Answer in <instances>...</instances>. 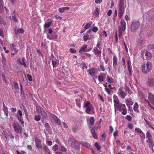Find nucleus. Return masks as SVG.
Masks as SVG:
<instances>
[{
    "label": "nucleus",
    "mask_w": 154,
    "mask_h": 154,
    "mask_svg": "<svg viewBox=\"0 0 154 154\" xmlns=\"http://www.w3.org/2000/svg\"><path fill=\"white\" fill-rule=\"evenodd\" d=\"M115 109H117L118 110L122 112V113L123 115H126L127 113V109L125 104L119 102L118 104L114 105Z\"/></svg>",
    "instance_id": "2"
},
{
    "label": "nucleus",
    "mask_w": 154,
    "mask_h": 154,
    "mask_svg": "<svg viewBox=\"0 0 154 154\" xmlns=\"http://www.w3.org/2000/svg\"><path fill=\"white\" fill-rule=\"evenodd\" d=\"M146 84L150 87L153 86L154 85V79L153 78L148 79Z\"/></svg>",
    "instance_id": "13"
},
{
    "label": "nucleus",
    "mask_w": 154,
    "mask_h": 154,
    "mask_svg": "<svg viewBox=\"0 0 154 154\" xmlns=\"http://www.w3.org/2000/svg\"><path fill=\"white\" fill-rule=\"evenodd\" d=\"M125 103L128 108H129L130 106L133 105L134 104V102L130 98H128L125 99Z\"/></svg>",
    "instance_id": "12"
},
{
    "label": "nucleus",
    "mask_w": 154,
    "mask_h": 154,
    "mask_svg": "<svg viewBox=\"0 0 154 154\" xmlns=\"http://www.w3.org/2000/svg\"><path fill=\"white\" fill-rule=\"evenodd\" d=\"M145 102L148 103L149 106L150 108H151L152 109L154 110V108L152 106H151L148 100H146Z\"/></svg>",
    "instance_id": "54"
},
{
    "label": "nucleus",
    "mask_w": 154,
    "mask_h": 154,
    "mask_svg": "<svg viewBox=\"0 0 154 154\" xmlns=\"http://www.w3.org/2000/svg\"><path fill=\"white\" fill-rule=\"evenodd\" d=\"M106 80L107 82L109 83H113L114 81V79L110 77L109 76H107V77Z\"/></svg>",
    "instance_id": "31"
},
{
    "label": "nucleus",
    "mask_w": 154,
    "mask_h": 154,
    "mask_svg": "<svg viewBox=\"0 0 154 154\" xmlns=\"http://www.w3.org/2000/svg\"><path fill=\"white\" fill-rule=\"evenodd\" d=\"M139 105L137 102H135L133 106V109L134 111L137 113H139L140 111L138 109Z\"/></svg>",
    "instance_id": "20"
},
{
    "label": "nucleus",
    "mask_w": 154,
    "mask_h": 154,
    "mask_svg": "<svg viewBox=\"0 0 154 154\" xmlns=\"http://www.w3.org/2000/svg\"><path fill=\"white\" fill-rule=\"evenodd\" d=\"M117 61L118 59L116 56V55H114L113 56V67L114 68H115L117 64Z\"/></svg>",
    "instance_id": "22"
},
{
    "label": "nucleus",
    "mask_w": 154,
    "mask_h": 154,
    "mask_svg": "<svg viewBox=\"0 0 154 154\" xmlns=\"http://www.w3.org/2000/svg\"><path fill=\"white\" fill-rule=\"evenodd\" d=\"M125 119L128 121H130L131 120L132 118L130 116L127 115L126 116Z\"/></svg>",
    "instance_id": "56"
},
{
    "label": "nucleus",
    "mask_w": 154,
    "mask_h": 154,
    "mask_svg": "<svg viewBox=\"0 0 154 154\" xmlns=\"http://www.w3.org/2000/svg\"><path fill=\"white\" fill-rule=\"evenodd\" d=\"M51 23L50 22H48L45 23L44 25V28H48L49 27L51 26Z\"/></svg>",
    "instance_id": "41"
},
{
    "label": "nucleus",
    "mask_w": 154,
    "mask_h": 154,
    "mask_svg": "<svg viewBox=\"0 0 154 154\" xmlns=\"http://www.w3.org/2000/svg\"><path fill=\"white\" fill-rule=\"evenodd\" d=\"M152 67V63L150 62L147 61L146 63L143 64L142 67V72L144 74L148 73L151 69Z\"/></svg>",
    "instance_id": "3"
},
{
    "label": "nucleus",
    "mask_w": 154,
    "mask_h": 154,
    "mask_svg": "<svg viewBox=\"0 0 154 154\" xmlns=\"http://www.w3.org/2000/svg\"><path fill=\"white\" fill-rule=\"evenodd\" d=\"M124 0H120V2L118 5L119 10H124Z\"/></svg>",
    "instance_id": "24"
},
{
    "label": "nucleus",
    "mask_w": 154,
    "mask_h": 154,
    "mask_svg": "<svg viewBox=\"0 0 154 154\" xmlns=\"http://www.w3.org/2000/svg\"><path fill=\"white\" fill-rule=\"evenodd\" d=\"M140 25V23L139 21L134 20L133 21L131 26V29L132 32H134L138 29Z\"/></svg>",
    "instance_id": "7"
},
{
    "label": "nucleus",
    "mask_w": 154,
    "mask_h": 154,
    "mask_svg": "<svg viewBox=\"0 0 154 154\" xmlns=\"http://www.w3.org/2000/svg\"><path fill=\"white\" fill-rule=\"evenodd\" d=\"M3 109L5 115L6 116V117H8V109L4 103H3Z\"/></svg>",
    "instance_id": "23"
},
{
    "label": "nucleus",
    "mask_w": 154,
    "mask_h": 154,
    "mask_svg": "<svg viewBox=\"0 0 154 154\" xmlns=\"http://www.w3.org/2000/svg\"><path fill=\"white\" fill-rule=\"evenodd\" d=\"M135 131L138 133L140 134L142 132V131L139 128H136L135 129Z\"/></svg>",
    "instance_id": "47"
},
{
    "label": "nucleus",
    "mask_w": 154,
    "mask_h": 154,
    "mask_svg": "<svg viewBox=\"0 0 154 154\" xmlns=\"http://www.w3.org/2000/svg\"><path fill=\"white\" fill-rule=\"evenodd\" d=\"M148 99L149 102L153 105H154V95L151 93H148Z\"/></svg>",
    "instance_id": "14"
},
{
    "label": "nucleus",
    "mask_w": 154,
    "mask_h": 154,
    "mask_svg": "<svg viewBox=\"0 0 154 154\" xmlns=\"http://www.w3.org/2000/svg\"><path fill=\"white\" fill-rule=\"evenodd\" d=\"M128 127L130 129H132L133 128V125L132 124L129 123Z\"/></svg>",
    "instance_id": "63"
},
{
    "label": "nucleus",
    "mask_w": 154,
    "mask_h": 154,
    "mask_svg": "<svg viewBox=\"0 0 154 154\" xmlns=\"http://www.w3.org/2000/svg\"><path fill=\"white\" fill-rule=\"evenodd\" d=\"M80 144L84 145V146L87 147V148L90 147V145L89 144L87 143L86 142L82 141L80 142Z\"/></svg>",
    "instance_id": "32"
},
{
    "label": "nucleus",
    "mask_w": 154,
    "mask_h": 154,
    "mask_svg": "<svg viewBox=\"0 0 154 154\" xmlns=\"http://www.w3.org/2000/svg\"><path fill=\"white\" fill-rule=\"evenodd\" d=\"M89 37V35H85L83 36L84 40L85 41H87Z\"/></svg>",
    "instance_id": "52"
},
{
    "label": "nucleus",
    "mask_w": 154,
    "mask_h": 154,
    "mask_svg": "<svg viewBox=\"0 0 154 154\" xmlns=\"http://www.w3.org/2000/svg\"><path fill=\"white\" fill-rule=\"evenodd\" d=\"M93 51L96 55H100L101 53V50H99L97 47H95L94 48Z\"/></svg>",
    "instance_id": "19"
},
{
    "label": "nucleus",
    "mask_w": 154,
    "mask_h": 154,
    "mask_svg": "<svg viewBox=\"0 0 154 154\" xmlns=\"http://www.w3.org/2000/svg\"><path fill=\"white\" fill-rule=\"evenodd\" d=\"M47 37L48 39L50 40H54L57 38V37H51L50 36L48 35H47Z\"/></svg>",
    "instance_id": "60"
},
{
    "label": "nucleus",
    "mask_w": 154,
    "mask_h": 154,
    "mask_svg": "<svg viewBox=\"0 0 154 154\" xmlns=\"http://www.w3.org/2000/svg\"><path fill=\"white\" fill-rule=\"evenodd\" d=\"M35 145L36 147L38 148H41L42 146L40 140L37 138H35Z\"/></svg>",
    "instance_id": "15"
},
{
    "label": "nucleus",
    "mask_w": 154,
    "mask_h": 154,
    "mask_svg": "<svg viewBox=\"0 0 154 154\" xmlns=\"http://www.w3.org/2000/svg\"><path fill=\"white\" fill-rule=\"evenodd\" d=\"M60 145V149L61 151L64 152L66 151L67 149L66 147H65L61 145V144Z\"/></svg>",
    "instance_id": "37"
},
{
    "label": "nucleus",
    "mask_w": 154,
    "mask_h": 154,
    "mask_svg": "<svg viewBox=\"0 0 154 154\" xmlns=\"http://www.w3.org/2000/svg\"><path fill=\"white\" fill-rule=\"evenodd\" d=\"M113 98L114 99L113 102L114 103V105H115L116 104H118V103L119 102L117 96L115 95H114Z\"/></svg>",
    "instance_id": "27"
},
{
    "label": "nucleus",
    "mask_w": 154,
    "mask_h": 154,
    "mask_svg": "<svg viewBox=\"0 0 154 154\" xmlns=\"http://www.w3.org/2000/svg\"><path fill=\"white\" fill-rule=\"evenodd\" d=\"M101 42L100 41H98L97 42L96 47L99 49L101 48Z\"/></svg>",
    "instance_id": "50"
},
{
    "label": "nucleus",
    "mask_w": 154,
    "mask_h": 154,
    "mask_svg": "<svg viewBox=\"0 0 154 154\" xmlns=\"http://www.w3.org/2000/svg\"><path fill=\"white\" fill-rule=\"evenodd\" d=\"M16 117L19 121L20 122L21 124H23L24 123V122L22 118L21 117L18 116V115H16Z\"/></svg>",
    "instance_id": "39"
},
{
    "label": "nucleus",
    "mask_w": 154,
    "mask_h": 154,
    "mask_svg": "<svg viewBox=\"0 0 154 154\" xmlns=\"http://www.w3.org/2000/svg\"><path fill=\"white\" fill-rule=\"evenodd\" d=\"M84 106L86 108L85 112L88 114L92 115L94 113V109L89 101H85Z\"/></svg>",
    "instance_id": "1"
},
{
    "label": "nucleus",
    "mask_w": 154,
    "mask_h": 154,
    "mask_svg": "<svg viewBox=\"0 0 154 154\" xmlns=\"http://www.w3.org/2000/svg\"><path fill=\"white\" fill-rule=\"evenodd\" d=\"M94 14L97 16H98L99 14V11L98 8L96 9L95 11L94 12Z\"/></svg>",
    "instance_id": "45"
},
{
    "label": "nucleus",
    "mask_w": 154,
    "mask_h": 154,
    "mask_svg": "<svg viewBox=\"0 0 154 154\" xmlns=\"http://www.w3.org/2000/svg\"><path fill=\"white\" fill-rule=\"evenodd\" d=\"M87 48V46L86 45H84L81 48V49L79 51V53L82 54V53L85 52H89L91 50V48L89 49L86 50Z\"/></svg>",
    "instance_id": "11"
},
{
    "label": "nucleus",
    "mask_w": 154,
    "mask_h": 154,
    "mask_svg": "<svg viewBox=\"0 0 154 154\" xmlns=\"http://www.w3.org/2000/svg\"><path fill=\"white\" fill-rule=\"evenodd\" d=\"M17 113L18 115H17L21 117L23 116V114L22 112V111L20 110H19L17 111Z\"/></svg>",
    "instance_id": "55"
},
{
    "label": "nucleus",
    "mask_w": 154,
    "mask_h": 154,
    "mask_svg": "<svg viewBox=\"0 0 154 154\" xmlns=\"http://www.w3.org/2000/svg\"><path fill=\"white\" fill-rule=\"evenodd\" d=\"M141 55L142 58L144 60H149L152 57L151 54L146 50H142Z\"/></svg>",
    "instance_id": "5"
},
{
    "label": "nucleus",
    "mask_w": 154,
    "mask_h": 154,
    "mask_svg": "<svg viewBox=\"0 0 154 154\" xmlns=\"http://www.w3.org/2000/svg\"><path fill=\"white\" fill-rule=\"evenodd\" d=\"M69 51L72 53H75L76 51L73 48H70L69 49Z\"/></svg>",
    "instance_id": "64"
},
{
    "label": "nucleus",
    "mask_w": 154,
    "mask_h": 154,
    "mask_svg": "<svg viewBox=\"0 0 154 154\" xmlns=\"http://www.w3.org/2000/svg\"><path fill=\"white\" fill-rule=\"evenodd\" d=\"M149 144V147L152 149L153 147L154 146V143L153 142H152L148 143Z\"/></svg>",
    "instance_id": "61"
},
{
    "label": "nucleus",
    "mask_w": 154,
    "mask_h": 154,
    "mask_svg": "<svg viewBox=\"0 0 154 154\" xmlns=\"http://www.w3.org/2000/svg\"><path fill=\"white\" fill-rule=\"evenodd\" d=\"M92 23V22L91 21L89 22L85 26V30L84 31H85L86 30L88 29Z\"/></svg>",
    "instance_id": "29"
},
{
    "label": "nucleus",
    "mask_w": 154,
    "mask_h": 154,
    "mask_svg": "<svg viewBox=\"0 0 154 154\" xmlns=\"http://www.w3.org/2000/svg\"><path fill=\"white\" fill-rule=\"evenodd\" d=\"M89 128L90 129L91 132L92 134V136L95 139H97V136L95 133V129L92 127L89 126Z\"/></svg>",
    "instance_id": "18"
},
{
    "label": "nucleus",
    "mask_w": 154,
    "mask_h": 154,
    "mask_svg": "<svg viewBox=\"0 0 154 154\" xmlns=\"http://www.w3.org/2000/svg\"><path fill=\"white\" fill-rule=\"evenodd\" d=\"M58 148V145L57 144H55L53 146L52 149L53 151H56Z\"/></svg>",
    "instance_id": "46"
},
{
    "label": "nucleus",
    "mask_w": 154,
    "mask_h": 154,
    "mask_svg": "<svg viewBox=\"0 0 154 154\" xmlns=\"http://www.w3.org/2000/svg\"><path fill=\"white\" fill-rule=\"evenodd\" d=\"M140 134V136L142 140H144L145 138V135L144 133L142 132Z\"/></svg>",
    "instance_id": "49"
},
{
    "label": "nucleus",
    "mask_w": 154,
    "mask_h": 154,
    "mask_svg": "<svg viewBox=\"0 0 154 154\" xmlns=\"http://www.w3.org/2000/svg\"><path fill=\"white\" fill-rule=\"evenodd\" d=\"M41 114L43 119H45L47 117V114L44 110L42 111Z\"/></svg>",
    "instance_id": "33"
},
{
    "label": "nucleus",
    "mask_w": 154,
    "mask_h": 154,
    "mask_svg": "<svg viewBox=\"0 0 154 154\" xmlns=\"http://www.w3.org/2000/svg\"><path fill=\"white\" fill-rule=\"evenodd\" d=\"M50 119L54 120L55 122L58 123L59 124L61 125L60 120L54 115L50 114Z\"/></svg>",
    "instance_id": "10"
},
{
    "label": "nucleus",
    "mask_w": 154,
    "mask_h": 154,
    "mask_svg": "<svg viewBox=\"0 0 154 154\" xmlns=\"http://www.w3.org/2000/svg\"><path fill=\"white\" fill-rule=\"evenodd\" d=\"M88 72L89 74L91 75L92 76H94L93 78H94V77L96 78H97V76L95 75H94L95 72V70L94 69L92 68L88 70Z\"/></svg>",
    "instance_id": "17"
},
{
    "label": "nucleus",
    "mask_w": 154,
    "mask_h": 154,
    "mask_svg": "<svg viewBox=\"0 0 154 154\" xmlns=\"http://www.w3.org/2000/svg\"><path fill=\"white\" fill-rule=\"evenodd\" d=\"M147 138H152V136L151 133L149 131H147L146 134Z\"/></svg>",
    "instance_id": "43"
},
{
    "label": "nucleus",
    "mask_w": 154,
    "mask_h": 154,
    "mask_svg": "<svg viewBox=\"0 0 154 154\" xmlns=\"http://www.w3.org/2000/svg\"><path fill=\"white\" fill-rule=\"evenodd\" d=\"M121 26L119 27L120 31H124L126 28V23L124 19H122L121 21Z\"/></svg>",
    "instance_id": "9"
},
{
    "label": "nucleus",
    "mask_w": 154,
    "mask_h": 154,
    "mask_svg": "<svg viewBox=\"0 0 154 154\" xmlns=\"http://www.w3.org/2000/svg\"><path fill=\"white\" fill-rule=\"evenodd\" d=\"M104 74H102L99 75L98 78V79L99 82H103L104 80Z\"/></svg>",
    "instance_id": "34"
},
{
    "label": "nucleus",
    "mask_w": 154,
    "mask_h": 154,
    "mask_svg": "<svg viewBox=\"0 0 154 154\" xmlns=\"http://www.w3.org/2000/svg\"><path fill=\"white\" fill-rule=\"evenodd\" d=\"M12 126L15 131L19 134H21L23 132L22 128L21 126L17 122H14Z\"/></svg>",
    "instance_id": "6"
},
{
    "label": "nucleus",
    "mask_w": 154,
    "mask_h": 154,
    "mask_svg": "<svg viewBox=\"0 0 154 154\" xmlns=\"http://www.w3.org/2000/svg\"><path fill=\"white\" fill-rule=\"evenodd\" d=\"M59 11L61 13H63L65 11L64 7L59 8L58 9Z\"/></svg>",
    "instance_id": "58"
},
{
    "label": "nucleus",
    "mask_w": 154,
    "mask_h": 154,
    "mask_svg": "<svg viewBox=\"0 0 154 154\" xmlns=\"http://www.w3.org/2000/svg\"><path fill=\"white\" fill-rule=\"evenodd\" d=\"M98 30V28L96 26L93 27L92 29V31L94 32H96Z\"/></svg>",
    "instance_id": "48"
},
{
    "label": "nucleus",
    "mask_w": 154,
    "mask_h": 154,
    "mask_svg": "<svg viewBox=\"0 0 154 154\" xmlns=\"http://www.w3.org/2000/svg\"><path fill=\"white\" fill-rule=\"evenodd\" d=\"M42 149L44 151L45 154H51L48 147L45 145L42 147Z\"/></svg>",
    "instance_id": "16"
},
{
    "label": "nucleus",
    "mask_w": 154,
    "mask_h": 154,
    "mask_svg": "<svg viewBox=\"0 0 154 154\" xmlns=\"http://www.w3.org/2000/svg\"><path fill=\"white\" fill-rule=\"evenodd\" d=\"M105 89L106 91L107 92V93L108 94H110L111 93V90L110 89L108 88H105Z\"/></svg>",
    "instance_id": "57"
},
{
    "label": "nucleus",
    "mask_w": 154,
    "mask_h": 154,
    "mask_svg": "<svg viewBox=\"0 0 154 154\" xmlns=\"http://www.w3.org/2000/svg\"><path fill=\"white\" fill-rule=\"evenodd\" d=\"M10 47L12 52H16L15 45L14 43H12L10 45Z\"/></svg>",
    "instance_id": "28"
},
{
    "label": "nucleus",
    "mask_w": 154,
    "mask_h": 154,
    "mask_svg": "<svg viewBox=\"0 0 154 154\" xmlns=\"http://www.w3.org/2000/svg\"><path fill=\"white\" fill-rule=\"evenodd\" d=\"M98 70L100 71H104L105 70L104 67L103 65H100L99 67L98 68Z\"/></svg>",
    "instance_id": "44"
},
{
    "label": "nucleus",
    "mask_w": 154,
    "mask_h": 154,
    "mask_svg": "<svg viewBox=\"0 0 154 154\" xmlns=\"http://www.w3.org/2000/svg\"><path fill=\"white\" fill-rule=\"evenodd\" d=\"M68 142L71 146L74 149L79 150L80 149V146L78 142L72 138H69Z\"/></svg>",
    "instance_id": "4"
},
{
    "label": "nucleus",
    "mask_w": 154,
    "mask_h": 154,
    "mask_svg": "<svg viewBox=\"0 0 154 154\" xmlns=\"http://www.w3.org/2000/svg\"><path fill=\"white\" fill-rule=\"evenodd\" d=\"M52 64L54 68L55 67H56L57 62L56 61L54 60H52Z\"/></svg>",
    "instance_id": "59"
},
{
    "label": "nucleus",
    "mask_w": 154,
    "mask_h": 154,
    "mask_svg": "<svg viewBox=\"0 0 154 154\" xmlns=\"http://www.w3.org/2000/svg\"><path fill=\"white\" fill-rule=\"evenodd\" d=\"M124 10H119V13L118 14V16L119 18H121L122 16L124 13Z\"/></svg>",
    "instance_id": "40"
},
{
    "label": "nucleus",
    "mask_w": 154,
    "mask_h": 154,
    "mask_svg": "<svg viewBox=\"0 0 154 154\" xmlns=\"http://www.w3.org/2000/svg\"><path fill=\"white\" fill-rule=\"evenodd\" d=\"M34 119L36 121H39L41 119V117L40 115H36L35 116Z\"/></svg>",
    "instance_id": "42"
},
{
    "label": "nucleus",
    "mask_w": 154,
    "mask_h": 154,
    "mask_svg": "<svg viewBox=\"0 0 154 154\" xmlns=\"http://www.w3.org/2000/svg\"><path fill=\"white\" fill-rule=\"evenodd\" d=\"M117 94L122 99L125 98L127 95V93L123 90L122 87H120L119 89Z\"/></svg>",
    "instance_id": "8"
},
{
    "label": "nucleus",
    "mask_w": 154,
    "mask_h": 154,
    "mask_svg": "<svg viewBox=\"0 0 154 154\" xmlns=\"http://www.w3.org/2000/svg\"><path fill=\"white\" fill-rule=\"evenodd\" d=\"M24 31L23 29L21 28L16 29L15 30V33L16 35H17L18 33H23Z\"/></svg>",
    "instance_id": "25"
},
{
    "label": "nucleus",
    "mask_w": 154,
    "mask_h": 154,
    "mask_svg": "<svg viewBox=\"0 0 154 154\" xmlns=\"http://www.w3.org/2000/svg\"><path fill=\"white\" fill-rule=\"evenodd\" d=\"M36 109L37 113L39 114H41L44 110L42 108L38 106H37Z\"/></svg>",
    "instance_id": "30"
},
{
    "label": "nucleus",
    "mask_w": 154,
    "mask_h": 154,
    "mask_svg": "<svg viewBox=\"0 0 154 154\" xmlns=\"http://www.w3.org/2000/svg\"><path fill=\"white\" fill-rule=\"evenodd\" d=\"M2 134L5 137L7 140L8 139L9 140V135L7 133L6 131H3L2 132Z\"/></svg>",
    "instance_id": "38"
},
{
    "label": "nucleus",
    "mask_w": 154,
    "mask_h": 154,
    "mask_svg": "<svg viewBox=\"0 0 154 154\" xmlns=\"http://www.w3.org/2000/svg\"><path fill=\"white\" fill-rule=\"evenodd\" d=\"M25 58L24 57H22V58L21 61L20 60H18V61L20 63V64L23 65L25 67L26 66V63L24 62Z\"/></svg>",
    "instance_id": "26"
},
{
    "label": "nucleus",
    "mask_w": 154,
    "mask_h": 154,
    "mask_svg": "<svg viewBox=\"0 0 154 154\" xmlns=\"http://www.w3.org/2000/svg\"><path fill=\"white\" fill-rule=\"evenodd\" d=\"M95 146L97 147V149L98 150H100L101 149L100 147L97 143H96L94 144Z\"/></svg>",
    "instance_id": "51"
},
{
    "label": "nucleus",
    "mask_w": 154,
    "mask_h": 154,
    "mask_svg": "<svg viewBox=\"0 0 154 154\" xmlns=\"http://www.w3.org/2000/svg\"><path fill=\"white\" fill-rule=\"evenodd\" d=\"M2 61L3 64L5 66L6 64L5 58L2 54Z\"/></svg>",
    "instance_id": "36"
},
{
    "label": "nucleus",
    "mask_w": 154,
    "mask_h": 154,
    "mask_svg": "<svg viewBox=\"0 0 154 154\" xmlns=\"http://www.w3.org/2000/svg\"><path fill=\"white\" fill-rule=\"evenodd\" d=\"M27 78L30 81H32V78L31 75H30L27 74Z\"/></svg>",
    "instance_id": "53"
},
{
    "label": "nucleus",
    "mask_w": 154,
    "mask_h": 154,
    "mask_svg": "<svg viewBox=\"0 0 154 154\" xmlns=\"http://www.w3.org/2000/svg\"><path fill=\"white\" fill-rule=\"evenodd\" d=\"M11 20H13L16 22H18L17 19L16 17L15 16H13L11 18Z\"/></svg>",
    "instance_id": "62"
},
{
    "label": "nucleus",
    "mask_w": 154,
    "mask_h": 154,
    "mask_svg": "<svg viewBox=\"0 0 154 154\" xmlns=\"http://www.w3.org/2000/svg\"><path fill=\"white\" fill-rule=\"evenodd\" d=\"M4 4L2 0H0V12L2 11L3 9Z\"/></svg>",
    "instance_id": "35"
},
{
    "label": "nucleus",
    "mask_w": 154,
    "mask_h": 154,
    "mask_svg": "<svg viewBox=\"0 0 154 154\" xmlns=\"http://www.w3.org/2000/svg\"><path fill=\"white\" fill-rule=\"evenodd\" d=\"M94 119L93 117H91L89 119L88 122V126L89 128L90 127H91V126L94 125Z\"/></svg>",
    "instance_id": "21"
}]
</instances>
